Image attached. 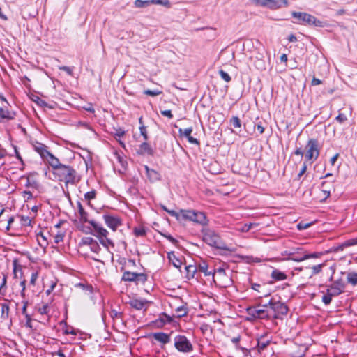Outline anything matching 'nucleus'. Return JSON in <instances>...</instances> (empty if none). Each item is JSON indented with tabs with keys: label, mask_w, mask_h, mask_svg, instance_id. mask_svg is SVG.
Masks as SVG:
<instances>
[{
	"label": "nucleus",
	"mask_w": 357,
	"mask_h": 357,
	"mask_svg": "<svg viewBox=\"0 0 357 357\" xmlns=\"http://www.w3.org/2000/svg\"><path fill=\"white\" fill-rule=\"evenodd\" d=\"M240 340H241V336L240 335H238L236 337H234L233 338H231V342L236 345V347H238L237 344H238Z\"/></svg>",
	"instance_id": "63"
},
{
	"label": "nucleus",
	"mask_w": 357,
	"mask_h": 357,
	"mask_svg": "<svg viewBox=\"0 0 357 357\" xmlns=\"http://www.w3.org/2000/svg\"><path fill=\"white\" fill-rule=\"evenodd\" d=\"M347 282L352 286L357 285V273L349 272L347 273Z\"/></svg>",
	"instance_id": "24"
},
{
	"label": "nucleus",
	"mask_w": 357,
	"mask_h": 357,
	"mask_svg": "<svg viewBox=\"0 0 357 357\" xmlns=\"http://www.w3.org/2000/svg\"><path fill=\"white\" fill-rule=\"evenodd\" d=\"M203 241L212 247L220 250H228L226 244L222 241L219 235L215 231L205 229L202 230Z\"/></svg>",
	"instance_id": "3"
},
{
	"label": "nucleus",
	"mask_w": 357,
	"mask_h": 357,
	"mask_svg": "<svg viewBox=\"0 0 357 357\" xmlns=\"http://www.w3.org/2000/svg\"><path fill=\"white\" fill-rule=\"evenodd\" d=\"M169 214L175 217L178 220H188L202 225H206L208 223L206 215L200 211L194 210H180L178 212L170 211Z\"/></svg>",
	"instance_id": "1"
},
{
	"label": "nucleus",
	"mask_w": 357,
	"mask_h": 357,
	"mask_svg": "<svg viewBox=\"0 0 357 357\" xmlns=\"http://www.w3.org/2000/svg\"><path fill=\"white\" fill-rule=\"evenodd\" d=\"M175 348L183 353H189L193 351V346L190 340L184 335H177L174 338Z\"/></svg>",
	"instance_id": "6"
},
{
	"label": "nucleus",
	"mask_w": 357,
	"mask_h": 357,
	"mask_svg": "<svg viewBox=\"0 0 357 357\" xmlns=\"http://www.w3.org/2000/svg\"><path fill=\"white\" fill-rule=\"evenodd\" d=\"M59 70L66 72L70 75H73V69L70 67L63 66H59Z\"/></svg>",
	"instance_id": "54"
},
{
	"label": "nucleus",
	"mask_w": 357,
	"mask_h": 357,
	"mask_svg": "<svg viewBox=\"0 0 357 357\" xmlns=\"http://www.w3.org/2000/svg\"><path fill=\"white\" fill-rule=\"evenodd\" d=\"M333 297V296L332 295H330V294L326 291V294L322 296V302L326 305H328L331 303Z\"/></svg>",
	"instance_id": "41"
},
{
	"label": "nucleus",
	"mask_w": 357,
	"mask_h": 357,
	"mask_svg": "<svg viewBox=\"0 0 357 357\" xmlns=\"http://www.w3.org/2000/svg\"><path fill=\"white\" fill-rule=\"evenodd\" d=\"M134 234L136 236H144L146 235V229L142 227H135L134 229Z\"/></svg>",
	"instance_id": "40"
},
{
	"label": "nucleus",
	"mask_w": 357,
	"mask_h": 357,
	"mask_svg": "<svg viewBox=\"0 0 357 357\" xmlns=\"http://www.w3.org/2000/svg\"><path fill=\"white\" fill-rule=\"evenodd\" d=\"M257 307L252 306L247 309V312L249 316L253 319H266L268 317V312L264 308H259Z\"/></svg>",
	"instance_id": "9"
},
{
	"label": "nucleus",
	"mask_w": 357,
	"mask_h": 357,
	"mask_svg": "<svg viewBox=\"0 0 357 357\" xmlns=\"http://www.w3.org/2000/svg\"><path fill=\"white\" fill-rule=\"evenodd\" d=\"M327 291L333 297L337 296L342 293L340 289L334 286L333 284L328 287Z\"/></svg>",
	"instance_id": "30"
},
{
	"label": "nucleus",
	"mask_w": 357,
	"mask_h": 357,
	"mask_svg": "<svg viewBox=\"0 0 357 357\" xmlns=\"http://www.w3.org/2000/svg\"><path fill=\"white\" fill-rule=\"evenodd\" d=\"M172 321V318L169 315L164 313L160 314V318L158 320H157V322H160V326H163L167 323H170Z\"/></svg>",
	"instance_id": "31"
},
{
	"label": "nucleus",
	"mask_w": 357,
	"mask_h": 357,
	"mask_svg": "<svg viewBox=\"0 0 357 357\" xmlns=\"http://www.w3.org/2000/svg\"><path fill=\"white\" fill-rule=\"evenodd\" d=\"M251 1L257 6L267 8L268 0H251Z\"/></svg>",
	"instance_id": "45"
},
{
	"label": "nucleus",
	"mask_w": 357,
	"mask_h": 357,
	"mask_svg": "<svg viewBox=\"0 0 357 357\" xmlns=\"http://www.w3.org/2000/svg\"><path fill=\"white\" fill-rule=\"evenodd\" d=\"M307 152L305 153V158L308 160H317L319 155V150L318 149V142L314 139H311L308 141L307 144Z\"/></svg>",
	"instance_id": "7"
},
{
	"label": "nucleus",
	"mask_w": 357,
	"mask_h": 357,
	"mask_svg": "<svg viewBox=\"0 0 357 357\" xmlns=\"http://www.w3.org/2000/svg\"><path fill=\"white\" fill-rule=\"evenodd\" d=\"M320 255L321 254L318 252H314L312 254H307V252H304L303 255H302L300 259H293V261L300 262L310 258H318L320 257Z\"/></svg>",
	"instance_id": "26"
},
{
	"label": "nucleus",
	"mask_w": 357,
	"mask_h": 357,
	"mask_svg": "<svg viewBox=\"0 0 357 357\" xmlns=\"http://www.w3.org/2000/svg\"><path fill=\"white\" fill-rule=\"evenodd\" d=\"M230 123L234 128H238L241 127V121L240 119L237 116H233L230 119Z\"/></svg>",
	"instance_id": "39"
},
{
	"label": "nucleus",
	"mask_w": 357,
	"mask_h": 357,
	"mask_svg": "<svg viewBox=\"0 0 357 357\" xmlns=\"http://www.w3.org/2000/svg\"><path fill=\"white\" fill-rule=\"evenodd\" d=\"M162 91L160 90H150L146 89L144 91V93L150 96H156L162 93Z\"/></svg>",
	"instance_id": "42"
},
{
	"label": "nucleus",
	"mask_w": 357,
	"mask_h": 357,
	"mask_svg": "<svg viewBox=\"0 0 357 357\" xmlns=\"http://www.w3.org/2000/svg\"><path fill=\"white\" fill-rule=\"evenodd\" d=\"M161 114L169 119H172L173 117L171 110H162Z\"/></svg>",
	"instance_id": "60"
},
{
	"label": "nucleus",
	"mask_w": 357,
	"mask_h": 357,
	"mask_svg": "<svg viewBox=\"0 0 357 357\" xmlns=\"http://www.w3.org/2000/svg\"><path fill=\"white\" fill-rule=\"evenodd\" d=\"M168 259L174 267H176L177 268H181V264H182V261L176 257L174 252H172L168 253Z\"/></svg>",
	"instance_id": "21"
},
{
	"label": "nucleus",
	"mask_w": 357,
	"mask_h": 357,
	"mask_svg": "<svg viewBox=\"0 0 357 357\" xmlns=\"http://www.w3.org/2000/svg\"><path fill=\"white\" fill-rule=\"evenodd\" d=\"M90 250L93 252L94 253H99L100 250H101V248L100 247L99 244L98 243L97 241H95L91 246H90Z\"/></svg>",
	"instance_id": "46"
},
{
	"label": "nucleus",
	"mask_w": 357,
	"mask_h": 357,
	"mask_svg": "<svg viewBox=\"0 0 357 357\" xmlns=\"http://www.w3.org/2000/svg\"><path fill=\"white\" fill-rule=\"evenodd\" d=\"M268 305L274 312L273 315L274 319H281L282 316L287 314L289 310L287 306L284 303L275 301L273 299H271L268 302Z\"/></svg>",
	"instance_id": "5"
},
{
	"label": "nucleus",
	"mask_w": 357,
	"mask_h": 357,
	"mask_svg": "<svg viewBox=\"0 0 357 357\" xmlns=\"http://www.w3.org/2000/svg\"><path fill=\"white\" fill-rule=\"evenodd\" d=\"M103 220H105L106 225L113 231H116L122 224L119 218L109 214H105L103 215Z\"/></svg>",
	"instance_id": "11"
},
{
	"label": "nucleus",
	"mask_w": 357,
	"mask_h": 357,
	"mask_svg": "<svg viewBox=\"0 0 357 357\" xmlns=\"http://www.w3.org/2000/svg\"><path fill=\"white\" fill-rule=\"evenodd\" d=\"M25 318L26 319V324H25L26 326L31 328L32 326H31V316L29 314H26Z\"/></svg>",
	"instance_id": "62"
},
{
	"label": "nucleus",
	"mask_w": 357,
	"mask_h": 357,
	"mask_svg": "<svg viewBox=\"0 0 357 357\" xmlns=\"http://www.w3.org/2000/svg\"><path fill=\"white\" fill-rule=\"evenodd\" d=\"M357 245V238H352L344 241V243L337 245L333 246L329 252H338L342 251L345 248Z\"/></svg>",
	"instance_id": "12"
},
{
	"label": "nucleus",
	"mask_w": 357,
	"mask_h": 357,
	"mask_svg": "<svg viewBox=\"0 0 357 357\" xmlns=\"http://www.w3.org/2000/svg\"><path fill=\"white\" fill-rule=\"evenodd\" d=\"M34 150L40 154V157L43 159L47 153L50 152L47 150V146L45 144L40 143V142H36L33 145Z\"/></svg>",
	"instance_id": "15"
},
{
	"label": "nucleus",
	"mask_w": 357,
	"mask_h": 357,
	"mask_svg": "<svg viewBox=\"0 0 357 357\" xmlns=\"http://www.w3.org/2000/svg\"><path fill=\"white\" fill-rule=\"evenodd\" d=\"M89 223L93 228V232L91 233L98 239L100 238H102V237H106L108 235V231L105 229L101 224L93 220L89 221Z\"/></svg>",
	"instance_id": "10"
},
{
	"label": "nucleus",
	"mask_w": 357,
	"mask_h": 357,
	"mask_svg": "<svg viewBox=\"0 0 357 357\" xmlns=\"http://www.w3.org/2000/svg\"><path fill=\"white\" fill-rule=\"evenodd\" d=\"M291 15L294 18L298 20L297 23L298 24L308 26L313 25L314 26L319 27L323 26L321 21L317 20L314 16L307 13L293 11L291 13Z\"/></svg>",
	"instance_id": "4"
},
{
	"label": "nucleus",
	"mask_w": 357,
	"mask_h": 357,
	"mask_svg": "<svg viewBox=\"0 0 357 357\" xmlns=\"http://www.w3.org/2000/svg\"><path fill=\"white\" fill-rule=\"evenodd\" d=\"M333 284L334 286H335L336 287H337L338 289H340V290H341L342 292L344 291V284L342 280H336L333 283Z\"/></svg>",
	"instance_id": "50"
},
{
	"label": "nucleus",
	"mask_w": 357,
	"mask_h": 357,
	"mask_svg": "<svg viewBox=\"0 0 357 357\" xmlns=\"http://www.w3.org/2000/svg\"><path fill=\"white\" fill-rule=\"evenodd\" d=\"M266 335H261L260 337L257 339V348L260 351L261 350L265 349L270 344L271 340L266 339Z\"/></svg>",
	"instance_id": "17"
},
{
	"label": "nucleus",
	"mask_w": 357,
	"mask_h": 357,
	"mask_svg": "<svg viewBox=\"0 0 357 357\" xmlns=\"http://www.w3.org/2000/svg\"><path fill=\"white\" fill-rule=\"evenodd\" d=\"M185 270L187 272V278H194L195 274L197 271V268L194 265H188V266H185Z\"/></svg>",
	"instance_id": "29"
},
{
	"label": "nucleus",
	"mask_w": 357,
	"mask_h": 357,
	"mask_svg": "<svg viewBox=\"0 0 357 357\" xmlns=\"http://www.w3.org/2000/svg\"><path fill=\"white\" fill-rule=\"evenodd\" d=\"M1 318L7 320L9 317L10 307L7 303H1Z\"/></svg>",
	"instance_id": "27"
},
{
	"label": "nucleus",
	"mask_w": 357,
	"mask_h": 357,
	"mask_svg": "<svg viewBox=\"0 0 357 357\" xmlns=\"http://www.w3.org/2000/svg\"><path fill=\"white\" fill-rule=\"evenodd\" d=\"M78 212L80 216V220L85 222H89V220L87 218L88 213L84 211L83 206H82L80 202L77 203Z\"/></svg>",
	"instance_id": "25"
},
{
	"label": "nucleus",
	"mask_w": 357,
	"mask_h": 357,
	"mask_svg": "<svg viewBox=\"0 0 357 357\" xmlns=\"http://www.w3.org/2000/svg\"><path fill=\"white\" fill-rule=\"evenodd\" d=\"M48 305L45 304L42 307L38 308V312L41 314H47L48 313Z\"/></svg>",
	"instance_id": "53"
},
{
	"label": "nucleus",
	"mask_w": 357,
	"mask_h": 357,
	"mask_svg": "<svg viewBox=\"0 0 357 357\" xmlns=\"http://www.w3.org/2000/svg\"><path fill=\"white\" fill-rule=\"evenodd\" d=\"M324 266V264H318V265L312 266V274L317 275V274L319 273L321 271Z\"/></svg>",
	"instance_id": "48"
},
{
	"label": "nucleus",
	"mask_w": 357,
	"mask_h": 357,
	"mask_svg": "<svg viewBox=\"0 0 357 357\" xmlns=\"http://www.w3.org/2000/svg\"><path fill=\"white\" fill-rule=\"evenodd\" d=\"M22 303H23V307H22V312L24 316H26V314H28L26 313V309L29 305V302L26 300H23Z\"/></svg>",
	"instance_id": "58"
},
{
	"label": "nucleus",
	"mask_w": 357,
	"mask_h": 357,
	"mask_svg": "<svg viewBox=\"0 0 357 357\" xmlns=\"http://www.w3.org/2000/svg\"><path fill=\"white\" fill-rule=\"evenodd\" d=\"M257 225H258L257 223H252V222H250L249 224H245L241 228H239L238 230L242 232H248L253 227H255Z\"/></svg>",
	"instance_id": "37"
},
{
	"label": "nucleus",
	"mask_w": 357,
	"mask_h": 357,
	"mask_svg": "<svg viewBox=\"0 0 357 357\" xmlns=\"http://www.w3.org/2000/svg\"><path fill=\"white\" fill-rule=\"evenodd\" d=\"M37 278H38V273H33L31 274V280H30V284L35 285Z\"/></svg>",
	"instance_id": "59"
},
{
	"label": "nucleus",
	"mask_w": 357,
	"mask_h": 357,
	"mask_svg": "<svg viewBox=\"0 0 357 357\" xmlns=\"http://www.w3.org/2000/svg\"><path fill=\"white\" fill-rule=\"evenodd\" d=\"M188 141L189 143L190 144H196V145H199V142L197 139L192 137L191 135H190V137H188L187 138Z\"/></svg>",
	"instance_id": "57"
},
{
	"label": "nucleus",
	"mask_w": 357,
	"mask_h": 357,
	"mask_svg": "<svg viewBox=\"0 0 357 357\" xmlns=\"http://www.w3.org/2000/svg\"><path fill=\"white\" fill-rule=\"evenodd\" d=\"M188 141L189 143L190 144H196V145H199V142L197 139L192 137L191 135H190V137H188L187 138Z\"/></svg>",
	"instance_id": "56"
},
{
	"label": "nucleus",
	"mask_w": 357,
	"mask_h": 357,
	"mask_svg": "<svg viewBox=\"0 0 357 357\" xmlns=\"http://www.w3.org/2000/svg\"><path fill=\"white\" fill-rule=\"evenodd\" d=\"M130 306L136 310H142L147 304V301L144 300H139L137 298H132L129 301Z\"/></svg>",
	"instance_id": "18"
},
{
	"label": "nucleus",
	"mask_w": 357,
	"mask_h": 357,
	"mask_svg": "<svg viewBox=\"0 0 357 357\" xmlns=\"http://www.w3.org/2000/svg\"><path fill=\"white\" fill-rule=\"evenodd\" d=\"M54 176L67 185L69 183L75 184L77 181V172L71 166L61 164L55 171Z\"/></svg>",
	"instance_id": "2"
},
{
	"label": "nucleus",
	"mask_w": 357,
	"mask_h": 357,
	"mask_svg": "<svg viewBox=\"0 0 357 357\" xmlns=\"http://www.w3.org/2000/svg\"><path fill=\"white\" fill-rule=\"evenodd\" d=\"M121 280L144 283L147 280V276L144 273H136L126 271L123 273Z\"/></svg>",
	"instance_id": "8"
},
{
	"label": "nucleus",
	"mask_w": 357,
	"mask_h": 357,
	"mask_svg": "<svg viewBox=\"0 0 357 357\" xmlns=\"http://www.w3.org/2000/svg\"><path fill=\"white\" fill-rule=\"evenodd\" d=\"M153 337L155 340L164 344L170 342V335L165 333H154Z\"/></svg>",
	"instance_id": "16"
},
{
	"label": "nucleus",
	"mask_w": 357,
	"mask_h": 357,
	"mask_svg": "<svg viewBox=\"0 0 357 357\" xmlns=\"http://www.w3.org/2000/svg\"><path fill=\"white\" fill-rule=\"evenodd\" d=\"M77 286L82 288L83 290L89 291L90 293L92 292L93 287L91 285H85L84 284L79 283Z\"/></svg>",
	"instance_id": "52"
},
{
	"label": "nucleus",
	"mask_w": 357,
	"mask_h": 357,
	"mask_svg": "<svg viewBox=\"0 0 357 357\" xmlns=\"http://www.w3.org/2000/svg\"><path fill=\"white\" fill-rule=\"evenodd\" d=\"M288 5L287 0H268L267 8L271 10H277L282 6L287 7Z\"/></svg>",
	"instance_id": "14"
},
{
	"label": "nucleus",
	"mask_w": 357,
	"mask_h": 357,
	"mask_svg": "<svg viewBox=\"0 0 357 357\" xmlns=\"http://www.w3.org/2000/svg\"><path fill=\"white\" fill-rule=\"evenodd\" d=\"M137 152L139 154H142V155L148 154V155H151L153 154V149H151L150 145L148 143H146V141H144V142H142Z\"/></svg>",
	"instance_id": "20"
},
{
	"label": "nucleus",
	"mask_w": 357,
	"mask_h": 357,
	"mask_svg": "<svg viewBox=\"0 0 357 357\" xmlns=\"http://www.w3.org/2000/svg\"><path fill=\"white\" fill-rule=\"evenodd\" d=\"M192 130H193V129L192 127L187 128L185 129L180 128L178 130V133L181 137H184L185 138H188V137H190V135H191Z\"/></svg>",
	"instance_id": "32"
},
{
	"label": "nucleus",
	"mask_w": 357,
	"mask_h": 357,
	"mask_svg": "<svg viewBox=\"0 0 357 357\" xmlns=\"http://www.w3.org/2000/svg\"><path fill=\"white\" fill-rule=\"evenodd\" d=\"M333 188V184L331 182L323 181L321 183V192L324 195L323 199L325 200L327 199L331 195V190Z\"/></svg>",
	"instance_id": "19"
},
{
	"label": "nucleus",
	"mask_w": 357,
	"mask_h": 357,
	"mask_svg": "<svg viewBox=\"0 0 357 357\" xmlns=\"http://www.w3.org/2000/svg\"><path fill=\"white\" fill-rule=\"evenodd\" d=\"M347 119V116L342 113L339 114L336 117V120L340 123L344 122Z\"/></svg>",
	"instance_id": "55"
},
{
	"label": "nucleus",
	"mask_w": 357,
	"mask_h": 357,
	"mask_svg": "<svg viewBox=\"0 0 357 357\" xmlns=\"http://www.w3.org/2000/svg\"><path fill=\"white\" fill-rule=\"evenodd\" d=\"M99 241L105 248H107L108 252H109L111 253V255H112L113 254L112 252L109 251V248L114 247V243H113V241L111 239L108 238L107 236L106 237H102V238H99Z\"/></svg>",
	"instance_id": "23"
},
{
	"label": "nucleus",
	"mask_w": 357,
	"mask_h": 357,
	"mask_svg": "<svg viewBox=\"0 0 357 357\" xmlns=\"http://www.w3.org/2000/svg\"><path fill=\"white\" fill-rule=\"evenodd\" d=\"M135 6L136 8H144L149 5H151L150 0L143 1V0H135L134 2Z\"/></svg>",
	"instance_id": "34"
},
{
	"label": "nucleus",
	"mask_w": 357,
	"mask_h": 357,
	"mask_svg": "<svg viewBox=\"0 0 357 357\" xmlns=\"http://www.w3.org/2000/svg\"><path fill=\"white\" fill-rule=\"evenodd\" d=\"M151 4H159L165 7H170V2L169 0H150Z\"/></svg>",
	"instance_id": "36"
},
{
	"label": "nucleus",
	"mask_w": 357,
	"mask_h": 357,
	"mask_svg": "<svg viewBox=\"0 0 357 357\" xmlns=\"http://www.w3.org/2000/svg\"><path fill=\"white\" fill-rule=\"evenodd\" d=\"M198 269L204 273L205 275H210L212 273L211 271H208V265L205 262L199 264Z\"/></svg>",
	"instance_id": "35"
},
{
	"label": "nucleus",
	"mask_w": 357,
	"mask_h": 357,
	"mask_svg": "<svg viewBox=\"0 0 357 357\" xmlns=\"http://www.w3.org/2000/svg\"><path fill=\"white\" fill-rule=\"evenodd\" d=\"M147 176L151 180H155L158 178V174L156 171L149 169L147 166H145Z\"/></svg>",
	"instance_id": "33"
},
{
	"label": "nucleus",
	"mask_w": 357,
	"mask_h": 357,
	"mask_svg": "<svg viewBox=\"0 0 357 357\" xmlns=\"http://www.w3.org/2000/svg\"><path fill=\"white\" fill-rule=\"evenodd\" d=\"M271 276L273 280L277 281L284 280L287 278V275L278 269H274L272 271Z\"/></svg>",
	"instance_id": "22"
},
{
	"label": "nucleus",
	"mask_w": 357,
	"mask_h": 357,
	"mask_svg": "<svg viewBox=\"0 0 357 357\" xmlns=\"http://www.w3.org/2000/svg\"><path fill=\"white\" fill-rule=\"evenodd\" d=\"M139 130H140L141 135L144 138V140L146 141L148 139V134H147L146 127L144 126V125H142L139 126Z\"/></svg>",
	"instance_id": "47"
},
{
	"label": "nucleus",
	"mask_w": 357,
	"mask_h": 357,
	"mask_svg": "<svg viewBox=\"0 0 357 357\" xmlns=\"http://www.w3.org/2000/svg\"><path fill=\"white\" fill-rule=\"evenodd\" d=\"M110 316L112 319H119L121 317V313L116 310H112L110 312Z\"/></svg>",
	"instance_id": "51"
},
{
	"label": "nucleus",
	"mask_w": 357,
	"mask_h": 357,
	"mask_svg": "<svg viewBox=\"0 0 357 357\" xmlns=\"http://www.w3.org/2000/svg\"><path fill=\"white\" fill-rule=\"evenodd\" d=\"M96 190H91L90 192H86L84 195V197L86 200L90 201L91 199H93L96 197Z\"/></svg>",
	"instance_id": "49"
},
{
	"label": "nucleus",
	"mask_w": 357,
	"mask_h": 357,
	"mask_svg": "<svg viewBox=\"0 0 357 357\" xmlns=\"http://www.w3.org/2000/svg\"><path fill=\"white\" fill-rule=\"evenodd\" d=\"M32 220L29 216L22 215L20 217V222L23 226H31Z\"/></svg>",
	"instance_id": "38"
},
{
	"label": "nucleus",
	"mask_w": 357,
	"mask_h": 357,
	"mask_svg": "<svg viewBox=\"0 0 357 357\" xmlns=\"http://www.w3.org/2000/svg\"><path fill=\"white\" fill-rule=\"evenodd\" d=\"M24 198H26L27 199H31L33 197V195L30 191H24Z\"/></svg>",
	"instance_id": "64"
},
{
	"label": "nucleus",
	"mask_w": 357,
	"mask_h": 357,
	"mask_svg": "<svg viewBox=\"0 0 357 357\" xmlns=\"http://www.w3.org/2000/svg\"><path fill=\"white\" fill-rule=\"evenodd\" d=\"M219 75L221 77V78L225 80L226 82H229L231 81V77L229 75L224 71L223 70H219Z\"/></svg>",
	"instance_id": "43"
},
{
	"label": "nucleus",
	"mask_w": 357,
	"mask_h": 357,
	"mask_svg": "<svg viewBox=\"0 0 357 357\" xmlns=\"http://www.w3.org/2000/svg\"><path fill=\"white\" fill-rule=\"evenodd\" d=\"M43 160L48 162L54 171H55L56 168H58L61 165V163L59 162V160L50 152L47 153Z\"/></svg>",
	"instance_id": "13"
},
{
	"label": "nucleus",
	"mask_w": 357,
	"mask_h": 357,
	"mask_svg": "<svg viewBox=\"0 0 357 357\" xmlns=\"http://www.w3.org/2000/svg\"><path fill=\"white\" fill-rule=\"evenodd\" d=\"M176 311L180 312L178 317H183L187 314V311L183 307H179L176 309Z\"/></svg>",
	"instance_id": "61"
},
{
	"label": "nucleus",
	"mask_w": 357,
	"mask_h": 357,
	"mask_svg": "<svg viewBox=\"0 0 357 357\" xmlns=\"http://www.w3.org/2000/svg\"><path fill=\"white\" fill-rule=\"evenodd\" d=\"M96 241L91 237H84L82 239V243L85 245H89V247Z\"/></svg>",
	"instance_id": "44"
},
{
	"label": "nucleus",
	"mask_w": 357,
	"mask_h": 357,
	"mask_svg": "<svg viewBox=\"0 0 357 357\" xmlns=\"http://www.w3.org/2000/svg\"><path fill=\"white\" fill-rule=\"evenodd\" d=\"M14 116L15 114L13 112H10L7 109L0 107V117L1 119H13Z\"/></svg>",
	"instance_id": "28"
}]
</instances>
